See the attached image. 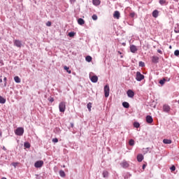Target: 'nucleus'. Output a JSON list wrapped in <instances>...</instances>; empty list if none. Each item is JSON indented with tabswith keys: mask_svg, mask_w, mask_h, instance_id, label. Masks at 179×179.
I'll return each mask as SVG.
<instances>
[{
	"mask_svg": "<svg viewBox=\"0 0 179 179\" xmlns=\"http://www.w3.org/2000/svg\"><path fill=\"white\" fill-rule=\"evenodd\" d=\"M90 79L92 83H97L99 77H97V76H93V73H90Z\"/></svg>",
	"mask_w": 179,
	"mask_h": 179,
	"instance_id": "4",
	"label": "nucleus"
},
{
	"mask_svg": "<svg viewBox=\"0 0 179 179\" xmlns=\"http://www.w3.org/2000/svg\"><path fill=\"white\" fill-rule=\"evenodd\" d=\"M71 128H73V123H71Z\"/></svg>",
	"mask_w": 179,
	"mask_h": 179,
	"instance_id": "51",
	"label": "nucleus"
},
{
	"mask_svg": "<svg viewBox=\"0 0 179 179\" xmlns=\"http://www.w3.org/2000/svg\"><path fill=\"white\" fill-rule=\"evenodd\" d=\"M145 169H146V165H145V164H143V170H145Z\"/></svg>",
	"mask_w": 179,
	"mask_h": 179,
	"instance_id": "48",
	"label": "nucleus"
},
{
	"mask_svg": "<svg viewBox=\"0 0 179 179\" xmlns=\"http://www.w3.org/2000/svg\"><path fill=\"white\" fill-rule=\"evenodd\" d=\"M134 128H139V127H141V124H139V122H135L134 123Z\"/></svg>",
	"mask_w": 179,
	"mask_h": 179,
	"instance_id": "30",
	"label": "nucleus"
},
{
	"mask_svg": "<svg viewBox=\"0 0 179 179\" xmlns=\"http://www.w3.org/2000/svg\"><path fill=\"white\" fill-rule=\"evenodd\" d=\"M143 160V155L142 154H138L137 155V161L141 163Z\"/></svg>",
	"mask_w": 179,
	"mask_h": 179,
	"instance_id": "14",
	"label": "nucleus"
},
{
	"mask_svg": "<svg viewBox=\"0 0 179 179\" xmlns=\"http://www.w3.org/2000/svg\"><path fill=\"white\" fill-rule=\"evenodd\" d=\"M177 102H178V103L179 104V100H178Z\"/></svg>",
	"mask_w": 179,
	"mask_h": 179,
	"instance_id": "54",
	"label": "nucleus"
},
{
	"mask_svg": "<svg viewBox=\"0 0 179 179\" xmlns=\"http://www.w3.org/2000/svg\"><path fill=\"white\" fill-rule=\"evenodd\" d=\"M174 31H175V33H179V24H177L175 26Z\"/></svg>",
	"mask_w": 179,
	"mask_h": 179,
	"instance_id": "29",
	"label": "nucleus"
},
{
	"mask_svg": "<svg viewBox=\"0 0 179 179\" xmlns=\"http://www.w3.org/2000/svg\"><path fill=\"white\" fill-rule=\"evenodd\" d=\"M8 80V78L6 77H4L3 82H4V87H6V82Z\"/></svg>",
	"mask_w": 179,
	"mask_h": 179,
	"instance_id": "39",
	"label": "nucleus"
},
{
	"mask_svg": "<svg viewBox=\"0 0 179 179\" xmlns=\"http://www.w3.org/2000/svg\"><path fill=\"white\" fill-rule=\"evenodd\" d=\"M171 171L173 173V171H176V166L173 165L171 168H170Z\"/></svg>",
	"mask_w": 179,
	"mask_h": 179,
	"instance_id": "38",
	"label": "nucleus"
},
{
	"mask_svg": "<svg viewBox=\"0 0 179 179\" xmlns=\"http://www.w3.org/2000/svg\"><path fill=\"white\" fill-rule=\"evenodd\" d=\"M59 176L60 177H65L66 174H65V172L62 170L59 171Z\"/></svg>",
	"mask_w": 179,
	"mask_h": 179,
	"instance_id": "31",
	"label": "nucleus"
},
{
	"mask_svg": "<svg viewBox=\"0 0 179 179\" xmlns=\"http://www.w3.org/2000/svg\"><path fill=\"white\" fill-rule=\"evenodd\" d=\"M166 82H167V79L166 78H163L162 80H160L159 81V83L163 86L164 85V83H166Z\"/></svg>",
	"mask_w": 179,
	"mask_h": 179,
	"instance_id": "18",
	"label": "nucleus"
},
{
	"mask_svg": "<svg viewBox=\"0 0 179 179\" xmlns=\"http://www.w3.org/2000/svg\"><path fill=\"white\" fill-rule=\"evenodd\" d=\"M75 34H76L75 32L71 31V32H69V33L68 34V36H69V37H75Z\"/></svg>",
	"mask_w": 179,
	"mask_h": 179,
	"instance_id": "33",
	"label": "nucleus"
},
{
	"mask_svg": "<svg viewBox=\"0 0 179 179\" xmlns=\"http://www.w3.org/2000/svg\"><path fill=\"white\" fill-rule=\"evenodd\" d=\"M92 3L95 6H99V5H100V3H101V1H100V0H92Z\"/></svg>",
	"mask_w": 179,
	"mask_h": 179,
	"instance_id": "15",
	"label": "nucleus"
},
{
	"mask_svg": "<svg viewBox=\"0 0 179 179\" xmlns=\"http://www.w3.org/2000/svg\"><path fill=\"white\" fill-rule=\"evenodd\" d=\"M130 51H131V52H133V54H135V52H136V51H138V48H136V46L135 45H131L130 46Z\"/></svg>",
	"mask_w": 179,
	"mask_h": 179,
	"instance_id": "10",
	"label": "nucleus"
},
{
	"mask_svg": "<svg viewBox=\"0 0 179 179\" xmlns=\"http://www.w3.org/2000/svg\"><path fill=\"white\" fill-rule=\"evenodd\" d=\"M163 110L165 113H169L170 112V106L169 105H164Z\"/></svg>",
	"mask_w": 179,
	"mask_h": 179,
	"instance_id": "13",
	"label": "nucleus"
},
{
	"mask_svg": "<svg viewBox=\"0 0 179 179\" xmlns=\"http://www.w3.org/2000/svg\"><path fill=\"white\" fill-rule=\"evenodd\" d=\"M149 148H143V155H146V153H148V152H149Z\"/></svg>",
	"mask_w": 179,
	"mask_h": 179,
	"instance_id": "34",
	"label": "nucleus"
},
{
	"mask_svg": "<svg viewBox=\"0 0 179 179\" xmlns=\"http://www.w3.org/2000/svg\"><path fill=\"white\" fill-rule=\"evenodd\" d=\"M6 103V99L3 98L2 96H0V104H5Z\"/></svg>",
	"mask_w": 179,
	"mask_h": 179,
	"instance_id": "21",
	"label": "nucleus"
},
{
	"mask_svg": "<svg viewBox=\"0 0 179 179\" xmlns=\"http://www.w3.org/2000/svg\"><path fill=\"white\" fill-rule=\"evenodd\" d=\"M120 11L116 10V11L114 12L113 17H115V19H120Z\"/></svg>",
	"mask_w": 179,
	"mask_h": 179,
	"instance_id": "12",
	"label": "nucleus"
},
{
	"mask_svg": "<svg viewBox=\"0 0 179 179\" xmlns=\"http://www.w3.org/2000/svg\"><path fill=\"white\" fill-rule=\"evenodd\" d=\"M152 16L153 17H157L159 16V10H155L153 12H152Z\"/></svg>",
	"mask_w": 179,
	"mask_h": 179,
	"instance_id": "20",
	"label": "nucleus"
},
{
	"mask_svg": "<svg viewBox=\"0 0 179 179\" xmlns=\"http://www.w3.org/2000/svg\"><path fill=\"white\" fill-rule=\"evenodd\" d=\"M145 120L148 124H152L153 122V117L151 115H147Z\"/></svg>",
	"mask_w": 179,
	"mask_h": 179,
	"instance_id": "9",
	"label": "nucleus"
},
{
	"mask_svg": "<svg viewBox=\"0 0 179 179\" xmlns=\"http://www.w3.org/2000/svg\"><path fill=\"white\" fill-rule=\"evenodd\" d=\"M130 17H135V12H131L129 14Z\"/></svg>",
	"mask_w": 179,
	"mask_h": 179,
	"instance_id": "42",
	"label": "nucleus"
},
{
	"mask_svg": "<svg viewBox=\"0 0 179 179\" xmlns=\"http://www.w3.org/2000/svg\"><path fill=\"white\" fill-rule=\"evenodd\" d=\"M3 150H4L5 152H6V148H5V146H3Z\"/></svg>",
	"mask_w": 179,
	"mask_h": 179,
	"instance_id": "50",
	"label": "nucleus"
},
{
	"mask_svg": "<svg viewBox=\"0 0 179 179\" xmlns=\"http://www.w3.org/2000/svg\"><path fill=\"white\" fill-rule=\"evenodd\" d=\"M15 135L17 136H23V134H24V129L23 127H18L15 130Z\"/></svg>",
	"mask_w": 179,
	"mask_h": 179,
	"instance_id": "1",
	"label": "nucleus"
},
{
	"mask_svg": "<svg viewBox=\"0 0 179 179\" xmlns=\"http://www.w3.org/2000/svg\"><path fill=\"white\" fill-rule=\"evenodd\" d=\"M51 24H52L51 21H48V22H46V26H48V27H51Z\"/></svg>",
	"mask_w": 179,
	"mask_h": 179,
	"instance_id": "43",
	"label": "nucleus"
},
{
	"mask_svg": "<svg viewBox=\"0 0 179 179\" xmlns=\"http://www.w3.org/2000/svg\"><path fill=\"white\" fill-rule=\"evenodd\" d=\"M174 1H178V0H174Z\"/></svg>",
	"mask_w": 179,
	"mask_h": 179,
	"instance_id": "55",
	"label": "nucleus"
},
{
	"mask_svg": "<svg viewBox=\"0 0 179 179\" xmlns=\"http://www.w3.org/2000/svg\"><path fill=\"white\" fill-rule=\"evenodd\" d=\"M52 142H53L54 143H58V138H55L52 140Z\"/></svg>",
	"mask_w": 179,
	"mask_h": 179,
	"instance_id": "41",
	"label": "nucleus"
},
{
	"mask_svg": "<svg viewBox=\"0 0 179 179\" xmlns=\"http://www.w3.org/2000/svg\"><path fill=\"white\" fill-rule=\"evenodd\" d=\"M152 64H157V63H159V57H157V56H152Z\"/></svg>",
	"mask_w": 179,
	"mask_h": 179,
	"instance_id": "11",
	"label": "nucleus"
},
{
	"mask_svg": "<svg viewBox=\"0 0 179 179\" xmlns=\"http://www.w3.org/2000/svg\"><path fill=\"white\" fill-rule=\"evenodd\" d=\"M12 166H13V167H17V162H13V163L12 164Z\"/></svg>",
	"mask_w": 179,
	"mask_h": 179,
	"instance_id": "45",
	"label": "nucleus"
},
{
	"mask_svg": "<svg viewBox=\"0 0 179 179\" xmlns=\"http://www.w3.org/2000/svg\"><path fill=\"white\" fill-rule=\"evenodd\" d=\"M14 80L16 83H20V78L19 76L14 77Z\"/></svg>",
	"mask_w": 179,
	"mask_h": 179,
	"instance_id": "26",
	"label": "nucleus"
},
{
	"mask_svg": "<svg viewBox=\"0 0 179 179\" xmlns=\"http://www.w3.org/2000/svg\"><path fill=\"white\" fill-rule=\"evenodd\" d=\"M174 55H176V57H178V55H179V50H175Z\"/></svg>",
	"mask_w": 179,
	"mask_h": 179,
	"instance_id": "40",
	"label": "nucleus"
},
{
	"mask_svg": "<svg viewBox=\"0 0 179 179\" xmlns=\"http://www.w3.org/2000/svg\"><path fill=\"white\" fill-rule=\"evenodd\" d=\"M129 145L130 146H134L135 145V141H134V139H130L129 141Z\"/></svg>",
	"mask_w": 179,
	"mask_h": 179,
	"instance_id": "27",
	"label": "nucleus"
},
{
	"mask_svg": "<svg viewBox=\"0 0 179 179\" xmlns=\"http://www.w3.org/2000/svg\"><path fill=\"white\" fill-rule=\"evenodd\" d=\"M92 59H93V58H92V56H87L85 57V61H87V62H92Z\"/></svg>",
	"mask_w": 179,
	"mask_h": 179,
	"instance_id": "25",
	"label": "nucleus"
},
{
	"mask_svg": "<svg viewBox=\"0 0 179 179\" xmlns=\"http://www.w3.org/2000/svg\"><path fill=\"white\" fill-rule=\"evenodd\" d=\"M159 3H160V5H164L166 3V0H159Z\"/></svg>",
	"mask_w": 179,
	"mask_h": 179,
	"instance_id": "37",
	"label": "nucleus"
},
{
	"mask_svg": "<svg viewBox=\"0 0 179 179\" xmlns=\"http://www.w3.org/2000/svg\"><path fill=\"white\" fill-rule=\"evenodd\" d=\"M157 52H159V54H163V52L162 51V50H158Z\"/></svg>",
	"mask_w": 179,
	"mask_h": 179,
	"instance_id": "47",
	"label": "nucleus"
},
{
	"mask_svg": "<svg viewBox=\"0 0 179 179\" xmlns=\"http://www.w3.org/2000/svg\"><path fill=\"white\" fill-rule=\"evenodd\" d=\"M122 106L124 108H129V103L127 101L123 102Z\"/></svg>",
	"mask_w": 179,
	"mask_h": 179,
	"instance_id": "23",
	"label": "nucleus"
},
{
	"mask_svg": "<svg viewBox=\"0 0 179 179\" xmlns=\"http://www.w3.org/2000/svg\"><path fill=\"white\" fill-rule=\"evenodd\" d=\"M0 65L2 66L3 65V60L0 59Z\"/></svg>",
	"mask_w": 179,
	"mask_h": 179,
	"instance_id": "46",
	"label": "nucleus"
},
{
	"mask_svg": "<svg viewBox=\"0 0 179 179\" xmlns=\"http://www.w3.org/2000/svg\"><path fill=\"white\" fill-rule=\"evenodd\" d=\"M89 111H92V103H88L87 105Z\"/></svg>",
	"mask_w": 179,
	"mask_h": 179,
	"instance_id": "32",
	"label": "nucleus"
},
{
	"mask_svg": "<svg viewBox=\"0 0 179 179\" xmlns=\"http://www.w3.org/2000/svg\"><path fill=\"white\" fill-rule=\"evenodd\" d=\"M102 176H103V178H108V171H103Z\"/></svg>",
	"mask_w": 179,
	"mask_h": 179,
	"instance_id": "22",
	"label": "nucleus"
},
{
	"mask_svg": "<svg viewBox=\"0 0 179 179\" xmlns=\"http://www.w3.org/2000/svg\"><path fill=\"white\" fill-rule=\"evenodd\" d=\"M3 80L2 78H0V83H2Z\"/></svg>",
	"mask_w": 179,
	"mask_h": 179,
	"instance_id": "52",
	"label": "nucleus"
},
{
	"mask_svg": "<svg viewBox=\"0 0 179 179\" xmlns=\"http://www.w3.org/2000/svg\"><path fill=\"white\" fill-rule=\"evenodd\" d=\"M43 165H44V162L42 160L37 161L34 164V166L36 167V169H40L43 167Z\"/></svg>",
	"mask_w": 179,
	"mask_h": 179,
	"instance_id": "6",
	"label": "nucleus"
},
{
	"mask_svg": "<svg viewBox=\"0 0 179 179\" xmlns=\"http://www.w3.org/2000/svg\"><path fill=\"white\" fill-rule=\"evenodd\" d=\"M1 179H7L6 178H2Z\"/></svg>",
	"mask_w": 179,
	"mask_h": 179,
	"instance_id": "53",
	"label": "nucleus"
},
{
	"mask_svg": "<svg viewBox=\"0 0 179 179\" xmlns=\"http://www.w3.org/2000/svg\"><path fill=\"white\" fill-rule=\"evenodd\" d=\"M171 140H170V139H166V138H164V140H163V143H164L165 145H170L171 143Z\"/></svg>",
	"mask_w": 179,
	"mask_h": 179,
	"instance_id": "19",
	"label": "nucleus"
},
{
	"mask_svg": "<svg viewBox=\"0 0 179 179\" xmlns=\"http://www.w3.org/2000/svg\"><path fill=\"white\" fill-rule=\"evenodd\" d=\"M64 70L66 71L67 73H72V71L69 70V67L64 66Z\"/></svg>",
	"mask_w": 179,
	"mask_h": 179,
	"instance_id": "24",
	"label": "nucleus"
},
{
	"mask_svg": "<svg viewBox=\"0 0 179 179\" xmlns=\"http://www.w3.org/2000/svg\"><path fill=\"white\" fill-rule=\"evenodd\" d=\"M78 24H80V26H83V24H85V20H83V18H78Z\"/></svg>",
	"mask_w": 179,
	"mask_h": 179,
	"instance_id": "16",
	"label": "nucleus"
},
{
	"mask_svg": "<svg viewBox=\"0 0 179 179\" xmlns=\"http://www.w3.org/2000/svg\"><path fill=\"white\" fill-rule=\"evenodd\" d=\"M127 94L128 97H130L131 99H132L135 96V92L134 91H132V90H128Z\"/></svg>",
	"mask_w": 179,
	"mask_h": 179,
	"instance_id": "7",
	"label": "nucleus"
},
{
	"mask_svg": "<svg viewBox=\"0 0 179 179\" xmlns=\"http://www.w3.org/2000/svg\"><path fill=\"white\" fill-rule=\"evenodd\" d=\"M14 45H15V47H18V48H22V41L20 40H15Z\"/></svg>",
	"mask_w": 179,
	"mask_h": 179,
	"instance_id": "8",
	"label": "nucleus"
},
{
	"mask_svg": "<svg viewBox=\"0 0 179 179\" xmlns=\"http://www.w3.org/2000/svg\"><path fill=\"white\" fill-rule=\"evenodd\" d=\"M66 108V105L65 102L62 101L59 104V110L60 113H65V110Z\"/></svg>",
	"mask_w": 179,
	"mask_h": 179,
	"instance_id": "3",
	"label": "nucleus"
},
{
	"mask_svg": "<svg viewBox=\"0 0 179 179\" xmlns=\"http://www.w3.org/2000/svg\"><path fill=\"white\" fill-rule=\"evenodd\" d=\"M104 94L105 97H108V96H110V86L108 84L104 86Z\"/></svg>",
	"mask_w": 179,
	"mask_h": 179,
	"instance_id": "5",
	"label": "nucleus"
},
{
	"mask_svg": "<svg viewBox=\"0 0 179 179\" xmlns=\"http://www.w3.org/2000/svg\"><path fill=\"white\" fill-rule=\"evenodd\" d=\"M166 79V82H170V78H167V77H165Z\"/></svg>",
	"mask_w": 179,
	"mask_h": 179,
	"instance_id": "49",
	"label": "nucleus"
},
{
	"mask_svg": "<svg viewBox=\"0 0 179 179\" xmlns=\"http://www.w3.org/2000/svg\"><path fill=\"white\" fill-rule=\"evenodd\" d=\"M138 65H139V66H141V68H143V67H145V62H139Z\"/></svg>",
	"mask_w": 179,
	"mask_h": 179,
	"instance_id": "36",
	"label": "nucleus"
},
{
	"mask_svg": "<svg viewBox=\"0 0 179 179\" xmlns=\"http://www.w3.org/2000/svg\"><path fill=\"white\" fill-rule=\"evenodd\" d=\"M48 101H50V103H53L54 98L50 96V97L48 98Z\"/></svg>",
	"mask_w": 179,
	"mask_h": 179,
	"instance_id": "44",
	"label": "nucleus"
},
{
	"mask_svg": "<svg viewBox=\"0 0 179 179\" xmlns=\"http://www.w3.org/2000/svg\"><path fill=\"white\" fill-rule=\"evenodd\" d=\"M99 17H97V15L96 14H94L92 16V20H97Z\"/></svg>",
	"mask_w": 179,
	"mask_h": 179,
	"instance_id": "35",
	"label": "nucleus"
},
{
	"mask_svg": "<svg viewBox=\"0 0 179 179\" xmlns=\"http://www.w3.org/2000/svg\"><path fill=\"white\" fill-rule=\"evenodd\" d=\"M120 165L122 166V167H123L124 169H127V167H129V164H128V162H123L120 164Z\"/></svg>",
	"mask_w": 179,
	"mask_h": 179,
	"instance_id": "17",
	"label": "nucleus"
},
{
	"mask_svg": "<svg viewBox=\"0 0 179 179\" xmlns=\"http://www.w3.org/2000/svg\"><path fill=\"white\" fill-rule=\"evenodd\" d=\"M24 146L26 148V149H30V143L29 142H25L24 143Z\"/></svg>",
	"mask_w": 179,
	"mask_h": 179,
	"instance_id": "28",
	"label": "nucleus"
},
{
	"mask_svg": "<svg viewBox=\"0 0 179 179\" xmlns=\"http://www.w3.org/2000/svg\"><path fill=\"white\" fill-rule=\"evenodd\" d=\"M143 79H145V76L141 73V72L137 71L136 75V80L137 82H141V80H143Z\"/></svg>",
	"mask_w": 179,
	"mask_h": 179,
	"instance_id": "2",
	"label": "nucleus"
}]
</instances>
